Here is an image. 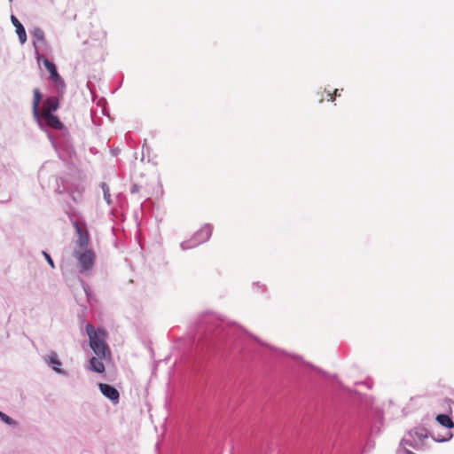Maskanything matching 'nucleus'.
<instances>
[{"label":"nucleus","mask_w":454,"mask_h":454,"mask_svg":"<svg viewBox=\"0 0 454 454\" xmlns=\"http://www.w3.org/2000/svg\"><path fill=\"white\" fill-rule=\"evenodd\" d=\"M43 63L45 68L51 74V79L55 82H59L61 80V78L57 71L56 66L52 62H51L48 59H43Z\"/></svg>","instance_id":"nucleus-9"},{"label":"nucleus","mask_w":454,"mask_h":454,"mask_svg":"<svg viewBox=\"0 0 454 454\" xmlns=\"http://www.w3.org/2000/svg\"><path fill=\"white\" fill-rule=\"evenodd\" d=\"M46 362L49 365L51 366V368L58 373H62L61 370V362L58 358V356L55 352L51 353L48 357L46 358Z\"/></svg>","instance_id":"nucleus-10"},{"label":"nucleus","mask_w":454,"mask_h":454,"mask_svg":"<svg viewBox=\"0 0 454 454\" xmlns=\"http://www.w3.org/2000/svg\"><path fill=\"white\" fill-rule=\"evenodd\" d=\"M0 413H3L2 411H0Z\"/></svg>","instance_id":"nucleus-19"},{"label":"nucleus","mask_w":454,"mask_h":454,"mask_svg":"<svg viewBox=\"0 0 454 454\" xmlns=\"http://www.w3.org/2000/svg\"><path fill=\"white\" fill-rule=\"evenodd\" d=\"M103 360L104 359H99L98 357H91L90 359L89 370L98 373H103L106 370L105 365L102 362Z\"/></svg>","instance_id":"nucleus-11"},{"label":"nucleus","mask_w":454,"mask_h":454,"mask_svg":"<svg viewBox=\"0 0 454 454\" xmlns=\"http://www.w3.org/2000/svg\"><path fill=\"white\" fill-rule=\"evenodd\" d=\"M41 117L45 121L46 124L53 128L55 129H61L63 128V123L59 121V119L53 115L52 114H41Z\"/></svg>","instance_id":"nucleus-7"},{"label":"nucleus","mask_w":454,"mask_h":454,"mask_svg":"<svg viewBox=\"0 0 454 454\" xmlns=\"http://www.w3.org/2000/svg\"><path fill=\"white\" fill-rule=\"evenodd\" d=\"M0 419L8 425H13L14 421L9 416L4 413H0Z\"/></svg>","instance_id":"nucleus-16"},{"label":"nucleus","mask_w":454,"mask_h":454,"mask_svg":"<svg viewBox=\"0 0 454 454\" xmlns=\"http://www.w3.org/2000/svg\"><path fill=\"white\" fill-rule=\"evenodd\" d=\"M98 387L101 391V393L108 399L113 401L114 403H117L119 401V392L116 388L114 387L106 384V383H99Z\"/></svg>","instance_id":"nucleus-5"},{"label":"nucleus","mask_w":454,"mask_h":454,"mask_svg":"<svg viewBox=\"0 0 454 454\" xmlns=\"http://www.w3.org/2000/svg\"><path fill=\"white\" fill-rule=\"evenodd\" d=\"M42 100V94L38 89L34 90V98H33V114L36 120L39 119V105Z\"/></svg>","instance_id":"nucleus-12"},{"label":"nucleus","mask_w":454,"mask_h":454,"mask_svg":"<svg viewBox=\"0 0 454 454\" xmlns=\"http://www.w3.org/2000/svg\"><path fill=\"white\" fill-rule=\"evenodd\" d=\"M78 239L75 241V247L74 250H87L90 249V233L87 226L82 222H75L74 223Z\"/></svg>","instance_id":"nucleus-4"},{"label":"nucleus","mask_w":454,"mask_h":454,"mask_svg":"<svg viewBox=\"0 0 454 454\" xmlns=\"http://www.w3.org/2000/svg\"><path fill=\"white\" fill-rule=\"evenodd\" d=\"M43 254L44 258L47 260L48 263L51 265V267L54 268L55 265H54V262H53L51 257L50 256V254H47L45 251H43Z\"/></svg>","instance_id":"nucleus-17"},{"label":"nucleus","mask_w":454,"mask_h":454,"mask_svg":"<svg viewBox=\"0 0 454 454\" xmlns=\"http://www.w3.org/2000/svg\"><path fill=\"white\" fill-rule=\"evenodd\" d=\"M339 96H340V90H338V89H335L333 93H331L330 91L326 92V99L328 101L333 102V101H334L335 98L339 97Z\"/></svg>","instance_id":"nucleus-15"},{"label":"nucleus","mask_w":454,"mask_h":454,"mask_svg":"<svg viewBox=\"0 0 454 454\" xmlns=\"http://www.w3.org/2000/svg\"><path fill=\"white\" fill-rule=\"evenodd\" d=\"M436 420L439 424H441L444 427L452 428L454 427V422L452 421L450 417L448 415L440 414L436 417Z\"/></svg>","instance_id":"nucleus-13"},{"label":"nucleus","mask_w":454,"mask_h":454,"mask_svg":"<svg viewBox=\"0 0 454 454\" xmlns=\"http://www.w3.org/2000/svg\"><path fill=\"white\" fill-rule=\"evenodd\" d=\"M86 332L90 339V347L99 359H106L111 356V351L107 346L106 332L104 329L95 327L88 324L86 325Z\"/></svg>","instance_id":"nucleus-1"},{"label":"nucleus","mask_w":454,"mask_h":454,"mask_svg":"<svg viewBox=\"0 0 454 454\" xmlns=\"http://www.w3.org/2000/svg\"><path fill=\"white\" fill-rule=\"evenodd\" d=\"M212 234V226L204 224L192 236L190 240L182 243L183 249H191L207 241Z\"/></svg>","instance_id":"nucleus-2"},{"label":"nucleus","mask_w":454,"mask_h":454,"mask_svg":"<svg viewBox=\"0 0 454 454\" xmlns=\"http://www.w3.org/2000/svg\"><path fill=\"white\" fill-rule=\"evenodd\" d=\"M32 35H33L34 39L35 41H37V42H43L44 41V33L39 27H36V28H35L32 31Z\"/></svg>","instance_id":"nucleus-14"},{"label":"nucleus","mask_w":454,"mask_h":454,"mask_svg":"<svg viewBox=\"0 0 454 454\" xmlns=\"http://www.w3.org/2000/svg\"><path fill=\"white\" fill-rule=\"evenodd\" d=\"M11 20L13 26L16 27V33L19 36L20 43H24L27 41V34L24 27L14 15H12Z\"/></svg>","instance_id":"nucleus-8"},{"label":"nucleus","mask_w":454,"mask_h":454,"mask_svg":"<svg viewBox=\"0 0 454 454\" xmlns=\"http://www.w3.org/2000/svg\"><path fill=\"white\" fill-rule=\"evenodd\" d=\"M103 189H104V197L107 201H109L110 193L108 192V188L106 187V185L105 184H103Z\"/></svg>","instance_id":"nucleus-18"},{"label":"nucleus","mask_w":454,"mask_h":454,"mask_svg":"<svg viewBox=\"0 0 454 454\" xmlns=\"http://www.w3.org/2000/svg\"><path fill=\"white\" fill-rule=\"evenodd\" d=\"M59 107V99L56 97L48 98L43 106L41 114H52Z\"/></svg>","instance_id":"nucleus-6"},{"label":"nucleus","mask_w":454,"mask_h":454,"mask_svg":"<svg viewBox=\"0 0 454 454\" xmlns=\"http://www.w3.org/2000/svg\"><path fill=\"white\" fill-rule=\"evenodd\" d=\"M73 255L78 262L80 272L88 271L93 267L96 254L92 249L74 250Z\"/></svg>","instance_id":"nucleus-3"}]
</instances>
